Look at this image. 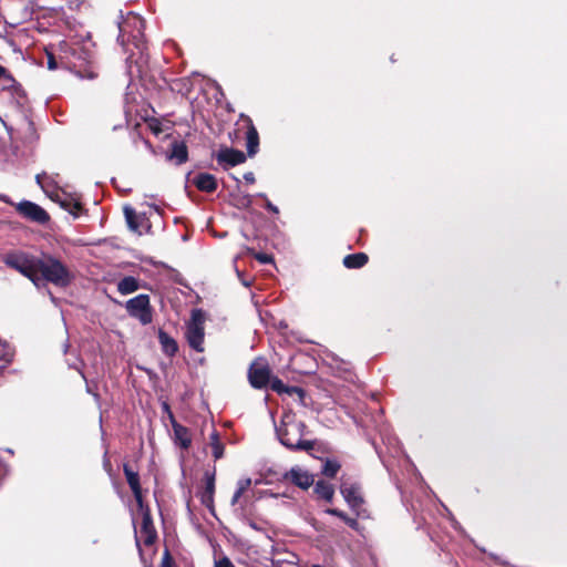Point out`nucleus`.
I'll return each mask as SVG.
<instances>
[{
    "label": "nucleus",
    "mask_w": 567,
    "mask_h": 567,
    "mask_svg": "<svg viewBox=\"0 0 567 567\" xmlns=\"http://www.w3.org/2000/svg\"><path fill=\"white\" fill-rule=\"evenodd\" d=\"M193 184L202 192L213 193L217 189V179L209 173H199L193 178Z\"/></svg>",
    "instance_id": "nucleus-18"
},
{
    "label": "nucleus",
    "mask_w": 567,
    "mask_h": 567,
    "mask_svg": "<svg viewBox=\"0 0 567 567\" xmlns=\"http://www.w3.org/2000/svg\"><path fill=\"white\" fill-rule=\"evenodd\" d=\"M35 182L51 199H55L60 194L58 184L52 175L43 172L35 176Z\"/></svg>",
    "instance_id": "nucleus-14"
},
{
    "label": "nucleus",
    "mask_w": 567,
    "mask_h": 567,
    "mask_svg": "<svg viewBox=\"0 0 567 567\" xmlns=\"http://www.w3.org/2000/svg\"><path fill=\"white\" fill-rule=\"evenodd\" d=\"M86 391H87V393L93 394L94 399H95L96 401H99V399H100L99 394H97V393H95V392H93L89 384L86 385Z\"/></svg>",
    "instance_id": "nucleus-42"
},
{
    "label": "nucleus",
    "mask_w": 567,
    "mask_h": 567,
    "mask_svg": "<svg viewBox=\"0 0 567 567\" xmlns=\"http://www.w3.org/2000/svg\"><path fill=\"white\" fill-rule=\"evenodd\" d=\"M144 20L138 14L128 12L125 18L118 22V43L125 48L130 42L143 54L144 43Z\"/></svg>",
    "instance_id": "nucleus-2"
},
{
    "label": "nucleus",
    "mask_w": 567,
    "mask_h": 567,
    "mask_svg": "<svg viewBox=\"0 0 567 567\" xmlns=\"http://www.w3.org/2000/svg\"><path fill=\"white\" fill-rule=\"evenodd\" d=\"M140 284L135 277L126 276L117 282V291L121 295H130L138 290Z\"/></svg>",
    "instance_id": "nucleus-23"
},
{
    "label": "nucleus",
    "mask_w": 567,
    "mask_h": 567,
    "mask_svg": "<svg viewBox=\"0 0 567 567\" xmlns=\"http://www.w3.org/2000/svg\"><path fill=\"white\" fill-rule=\"evenodd\" d=\"M0 200L6 204L13 205V202L9 198V196H7L4 194H0Z\"/></svg>",
    "instance_id": "nucleus-41"
},
{
    "label": "nucleus",
    "mask_w": 567,
    "mask_h": 567,
    "mask_svg": "<svg viewBox=\"0 0 567 567\" xmlns=\"http://www.w3.org/2000/svg\"><path fill=\"white\" fill-rule=\"evenodd\" d=\"M48 68L50 70L56 69V62L54 61L53 56H49V59H48Z\"/></svg>",
    "instance_id": "nucleus-40"
},
{
    "label": "nucleus",
    "mask_w": 567,
    "mask_h": 567,
    "mask_svg": "<svg viewBox=\"0 0 567 567\" xmlns=\"http://www.w3.org/2000/svg\"><path fill=\"white\" fill-rule=\"evenodd\" d=\"M340 493L349 507L354 511L357 515H362L361 509L364 501L361 494V486L355 482L342 481L340 485Z\"/></svg>",
    "instance_id": "nucleus-9"
},
{
    "label": "nucleus",
    "mask_w": 567,
    "mask_h": 567,
    "mask_svg": "<svg viewBox=\"0 0 567 567\" xmlns=\"http://www.w3.org/2000/svg\"><path fill=\"white\" fill-rule=\"evenodd\" d=\"M248 122H249V126L246 132L247 154L249 156H254L258 151L259 136H258V132H257L256 127L252 125L251 121L248 120Z\"/></svg>",
    "instance_id": "nucleus-20"
},
{
    "label": "nucleus",
    "mask_w": 567,
    "mask_h": 567,
    "mask_svg": "<svg viewBox=\"0 0 567 567\" xmlns=\"http://www.w3.org/2000/svg\"><path fill=\"white\" fill-rule=\"evenodd\" d=\"M257 196H258L259 198L265 199V202L268 199V198H267V195H266L265 193H259V194H257Z\"/></svg>",
    "instance_id": "nucleus-45"
},
{
    "label": "nucleus",
    "mask_w": 567,
    "mask_h": 567,
    "mask_svg": "<svg viewBox=\"0 0 567 567\" xmlns=\"http://www.w3.org/2000/svg\"><path fill=\"white\" fill-rule=\"evenodd\" d=\"M123 472L126 477L127 484L132 489L137 506L143 507L144 501L138 473L133 471L127 464H124Z\"/></svg>",
    "instance_id": "nucleus-12"
},
{
    "label": "nucleus",
    "mask_w": 567,
    "mask_h": 567,
    "mask_svg": "<svg viewBox=\"0 0 567 567\" xmlns=\"http://www.w3.org/2000/svg\"><path fill=\"white\" fill-rule=\"evenodd\" d=\"M209 446L212 449V454L215 460H219L224 455V444L220 442L219 434L216 430H214L209 435Z\"/></svg>",
    "instance_id": "nucleus-28"
},
{
    "label": "nucleus",
    "mask_w": 567,
    "mask_h": 567,
    "mask_svg": "<svg viewBox=\"0 0 567 567\" xmlns=\"http://www.w3.org/2000/svg\"><path fill=\"white\" fill-rule=\"evenodd\" d=\"M339 470H340L339 462H337L334 460H326V462L322 465L321 472L324 476L332 478L337 475Z\"/></svg>",
    "instance_id": "nucleus-29"
},
{
    "label": "nucleus",
    "mask_w": 567,
    "mask_h": 567,
    "mask_svg": "<svg viewBox=\"0 0 567 567\" xmlns=\"http://www.w3.org/2000/svg\"><path fill=\"white\" fill-rule=\"evenodd\" d=\"M257 260L261 264H269L272 261V258L271 256L267 255V254H258L256 256Z\"/></svg>",
    "instance_id": "nucleus-37"
},
{
    "label": "nucleus",
    "mask_w": 567,
    "mask_h": 567,
    "mask_svg": "<svg viewBox=\"0 0 567 567\" xmlns=\"http://www.w3.org/2000/svg\"><path fill=\"white\" fill-rule=\"evenodd\" d=\"M125 309L130 317L137 319L142 324H148L153 320L150 296L141 293L125 302Z\"/></svg>",
    "instance_id": "nucleus-5"
},
{
    "label": "nucleus",
    "mask_w": 567,
    "mask_h": 567,
    "mask_svg": "<svg viewBox=\"0 0 567 567\" xmlns=\"http://www.w3.org/2000/svg\"><path fill=\"white\" fill-rule=\"evenodd\" d=\"M167 158L171 161H175L177 165L185 163L188 158L187 146L184 142H174L172 143V148Z\"/></svg>",
    "instance_id": "nucleus-19"
},
{
    "label": "nucleus",
    "mask_w": 567,
    "mask_h": 567,
    "mask_svg": "<svg viewBox=\"0 0 567 567\" xmlns=\"http://www.w3.org/2000/svg\"><path fill=\"white\" fill-rule=\"evenodd\" d=\"M265 207L267 210L274 213V214H278L279 213V209L276 205H274L269 199L266 200L265 203Z\"/></svg>",
    "instance_id": "nucleus-38"
},
{
    "label": "nucleus",
    "mask_w": 567,
    "mask_h": 567,
    "mask_svg": "<svg viewBox=\"0 0 567 567\" xmlns=\"http://www.w3.org/2000/svg\"><path fill=\"white\" fill-rule=\"evenodd\" d=\"M214 493H215V474L205 473V487L200 491L199 497L203 505L207 508H214Z\"/></svg>",
    "instance_id": "nucleus-13"
},
{
    "label": "nucleus",
    "mask_w": 567,
    "mask_h": 567,
    "mask_svg": "<svg viewBox=\"0 0 567 567\" xmlns=\"http://www.w3.org/2000/svg\"><path fill=\"white\" fill-rule=\"evenodd\" d=\"M0 80H3L6 84L13 82V79L8 74L6 68L0 65Z\"/></svg>",
    "instance_id": "nucleus-35"
},
{
    "label": "nucleus",
    "mask_w": 567,
    "mask_h": 567,
    "mask_svg": "<svg viewBox=\"0 0 567 567\" xmlns=\"http://www.w3.org/2000/svg\"><path fill=\"white\" fill-rule=\"evenodd\" d=\"M313 567H320L319 565H313Z\"/></svg>",
    "instance_id": "nucleus-48"
},
{
    "label": "nucleus",
    "mask_w": 567,
    "mask_h": 567,
    "mask_svg": "<svg viewBox=\"0 0 567 567\" xmlns=\"http://www.w3.org/2000/svg\"><path fill=\"white\" fill-rule=\"evenodd\" d=\"M138 511L142 515V522L140 530H135V538L140 555L143 557L141 544H144L145 546H152L155 543L157 535L148 507L143 504V507H138Z\"/></svg>",
    "instance_id": "nucleus-6"
},
{
    "label": "nucleus",
    "mask_w": 567,
    "mask_h": 567,
    "mask_svg": "<svg viewBox=\"0 0 567 567\" xmlns=\"http://www.w3.org/2000/svg\"><path fill=\"white\" fill-rule=\"evenodd\" d=\"M161 567H176L168 549L163 553Z\"/></svg>",
    "instance_id": "nucleus-31"
},
{
    "label": "nucleus",
    "mask_w": 567,
    "mask_h": 567,
    "mask_svg": "<svg viewBox=\"0 0 567 567\" xmlns=\"http://www.w3.org/2000/svg\"><path fill=\"white\" fill-rule=\"evenodd\" d=\"M368 262V256L364 252L348 255L343 258V265L349 269H358Z\"/></svg>",
    "instance_id": "nucleus-26"
},
{
    "label": "nucleus",
    "mask_w": 567,
    "mask_h": 567,
    "mask_svg": "<svg viewBox=\"0 0 567 567\" xmlns=\"http://www.w3.org/2000/svg\"><path fill=\"white\" fill-rule=\"evenodd\" d=\"M214 567H235V565L227 556H223L215 560Z\"/></svg>",
    "instance_id": "nucleus-32"
},
{
    "label": "nucleus",
    "mask_w": 567,
    "mask_h": 567,
    "mask_svg": "<svg viewBox=\"0 0 567 567\" xmlns=\"http://www.w3.org/2000/svg\"><path fill=\"white\" fill-rule=\"evenodd\" d=\"M246 205L249 206L251 204V196H245Z\"/></svg>",
    "instance_id": "nucleus-44"
},
{
    "label": "nucleus",
    "mask_w": 567,
    "mask_h": 567,
    "mask_svg": "<svg viewBox=\"0 0 567 567\" xmlns=\"http://www.w3.org/2000/svg\"><path fill=\"white\" fill-rule=\"evenodd\" d=\"M287 567H293L292 565L288 564Z\"/></svg>",
    "instance_id": "nucleus-47"
},
{
    "label": "nucleus",
    "mask_w": 567,
    "mask_h": 567,
    "mask_svg": "<svg viewBox=\"0 0 567 567\" xmlns=\"http://www.w3.org/2000/svg\"><path fill=\"white\" fill-rule=\"evenodd\" d=\"M307 426L297 420L291 413L284 414L280 425L276 427L277 436L280 443L292 451H311L315 447V441L303 440Z\"/></svg>",
    "instance_id": "nucleus-1"
},
{
    "label": "nucleus",
    "mask_w": 567,
    "mask_h": 567,
    "mask_svg": "<svg viewBox=\"0 0 567 567\" xmlns=\"http://www.w3.org/2000/svg\"><path fill=\"white\" fill-rule=\"evenodd\" d=\"M16 210L25 219L37 223L39 225H44L50 220V216L45 209H43L40 205L30 202V200H21L18 204H14Z\"/></svg>",
    "instance_id": "nucleus-7"
},
{
    "label": "nucleus",
    "mask_w": 567,
    "mask_h": 567,
    "mask_svg": "<svg viewBox=\"0 0 567 567\" xmlns=\"http://www.w3.org/2000/svg\"><path fill=\"white\" fill-rule=\"evenodd\" d=\"M3 262L6 266L19 271L22 276L37 284L34 267L24 254H7L3 258Z\"/></svg>",
    "instance_id": "nucleus-8"
},
{
    "label": "nucleus",
    "mask_w": 567,
    "mask_h": 567,
    "mask_svg": "<svg viewBox=\"0 0 567 567\" xmlns=\"http://www.w3.org/2000/svg\"><path fill=\"white\" fill-rule=\"evenodd\" d=\"M53 200L59 203L63 209L74 217H79L83 210L82 204L76 198L69 196L65 193H60Z\"/></svg>",
    "instance_id": "nucleus-17"
},
{
    "label": "nucleus",
    "mask_w": 567,
    "mask_h": 567,
    "mask_svg": "<svg viewBox=\"0 0 567 567\" xmlns=\"http://www.w3.org/2000/svg\"><path fill=\"white\" fill-rule=\"evenodd\" d=\"M35 267L47 281L58 287H66L73 279V276L66 266L50 255H45L42 259H39Z\"/></svg>",
    "instance_id": "nucleus-3"
},
{
    "label": "nucleus",
    "mask_w": 567,
    "mask_h": 567,
    "mask_svg": "<svg viewBox=\"0 0 567 567\" xmlns=\"http://www.w3.org/2000/svg\"><path fill=\"white\" fill-rule=\"evenodd\" d=\"M158 341L162 346L163 351L168 355H174L177 350L178 346L176 341L165 331L159 330L158 331Z\"/></svg>",
    "instance_id": "nucleus-24"
},
{
    "label": "nucleus",
    "mask_w": 567,
    "mask_h": 567,
    "mask_svg": "<svg viewBox=\"0 0 567 567\" xmlns=\"http://www.w3.org/2000/svg\"><path fill=\"white\" fill-rule=\"evenodd\" d=\"M270 388L272 391L277 392L278 394L287 393L292 394L297 393L300 398L303 396V390L299 386H288L286 385L280 379L274 378L269 381Z\"/></svg>",
    "instance_id": "nucleus-22"
},
{
    "label": "nucleus",
    "mask_w": 567,
    "mask_h": 567,
    "mask_svg": "<svg viewBox=\"0 0 567 567\" xmlns=\"http://www.w3.org/2000/svg\"><path fill=\"white\" fill-rule=\"evenodd\" d=\"M205 317L202 310L195 309L192 311V317L186 326L185 337L192 349L197 352L204 351L205 338Z\"/></svg>",
    "instance_id": "nucleus-4"
},
{
    "label": "nucleus",
    "mask_w": 567,
    "mask_h": 567,
    "mask_svg": "<svg viewBox=\"0 0 567 567\" xmlns=\"http://www.w3.org/2000/svg\"><path fill=\"white\" fill-rule=\"evenodd\" d=\"M285 477L303 489L309 488L313 484V476L299 467H292Z\"/></svg>",
    "instance_id": "nucleus-15"
},
{
    "label": "nucleus",
    "mask_w": 567,
    "mask_h": 567,
    "mask_svg": "<svg viewBox=\"0 0 567 567\" xmlns=\"http://www.w3.org/2000/svg\"><path fill=\"white\" fill-rule=\"evenodd\" d=\"M315 493L322 499L327 502H331L334 495V488L332 484L324 482V481H318L315 485Z\"/></svg>",
    "instance_id": "nucleus-27"
},
{
    "label": "nucleus",
    "mask_w": 567,
    "mask_h": 567,
    "mask_svg": "<svg viewBox=\"0 0 567 567\" xmlns=\"http://www.w3.org/2000/svg\"><path fill=\"white\" fill-rule=\"evenodd\" d=\"M187 83H188V82H185V81L176 82V83H175V86H178L179 84H185V85H186Z\"/></svg>",
    "instance_id": "nucleus-46"
},
{
    "label": "nucleus",
    "mask_w": 567,
    "mask_h": 567,
    "mask_svg": "<svg viewBox=\"0 0 567 567\" xmlns=\"http://www.w3.org/2000/svg\"><path fill=\"white\" fill-rule=\"evenodd\" d=\"M249 383L255 389H262L269 384L270 381V369L268 363L258 359L255 360L248 371Z\"/></svg>",
    "instance_id": "nucleus-10"
},
{
    "label": "nucleus",
    "mask_w": 567,
    "mask_h": 567,
    "mask_svg": "<svg viewBox=\"0 0 567 567\" xmlns=\"http://www.w3.org/2000/svg\"><path fill=\"white\" fill-rule=\"evenodd\" d=\"M249 528L256 530V532H259V533H262V534H267V529H266V523L264 522H256L254 519H250V518H246L245 522H244Z\"/></svg>",
    "instance_id": "nucleus-30"
},
{
    "label": "nucleus",
    "mask_w": 567,
    "mask_h": 567,
    "mask_svg": "<svg viewBox=\"0 0 567 567\" xmlns=\"http://www.w3.org/2000/svg\"><path fill=\"white\" fill-rule=\"evenodd\" d=\"M349 527L352 529H358L359 523L355 518H351L348 515L346 516V519L343 520Z\"/></svg>",
    "instance_id": "nucleus-36"
},
{
    "label": "nucleus",
    "mask_w": 567,
    "mask_h": 567,
    "mask_svg": "<svg viewBox=\"0 0 567 567\" xmlns=\"http://www.w3.org/2000/svg\"><path fill=\"white\" fill-rule=\"evenodd\" d=\"M244 179L247 182V183H255V174L252 172H247L244 174Z\"/></svg>",
    "instance_id": "nucleus-39"
},
{
    "label": "nucleus",
    "mask_w": 567,
    "mask_h": 567,
    "mask_svg": "<svg viewBox=\"0 0 567 567\" xmlns=\"http://www.w3.org/2000/svg\"><path fill=\"white\" fill-rule=\"evenodd\" d=\"M326 513L332 516H337L341 518L342 520L346 519L347 514L338 508H327Z\"/></svg>",
    "instance_id": "nucleus-34"
},
{
    "label": "nucleus",
    "mask_w": 567,
    "mask_h": 567,
    "mask_svg": "<svg viewBox=\"0 0 567 567\" xmlns=\"http://www.w3.org/2000/svg\"><path fill=\"white\" fill-rule=\"evenodd\" d=\"M173 430H174V436L176 442L181 445L183 449H188L192 443L190 434L187 427L178 424L176 421L173 420Z\"/></svg>",
    "instance_id": "nucleus-21"
},
{
    "label": "nucleus",
    "mask_w": 567,
    "mask_h": 567,
    "mask_svg": "<svg viewBox=\"0 0 567 567\" xmlns=\"http://www.w3.org/2000/svg\"><path fill=\"white\" fill-rule=\"evenodd\" d=\"M80 79H89V80H93L96 78V73L92 70H87V71H76L75 73Z\"/></svg>",
    "instance_id": "nucleus-33"
},
{
    "label": "nucleus",
    "mask_w": 567,
    "mask_h": 567,
    "mask_svg": "<svg viewBox=\"0 0 567 567\" xmlns=\"http://www.w3.org/2000/svg\"><path fill=\"white\" fill-rule=\"evenodd\" d=\"M124 216L127 224V227L130 230L137 235H142V227L144 223L146 221L145 217L143 215H138L134 208L131 206L124 207Z\"/></svg>",
    "instance_id": "nucleus-16"
},
{
    "label": "nucleus",
    "mask_w": 567,
    "mask_h": 567,
    "mask_svg": "<svg viewBox=\"0 0 567 567\" xmlns=\"http://www.w3.org/2000/svg\"><path fill=\"white\" fill-rule=\"evenodd\" d=\"M250 486H251V480L249 477L240 478L237 482V487H236V491L230 499V504L233 506H235L236 504H238L240 502L241 498L244 499V502H247L244 494L249 489Z\"/></svg>",
    "instance_id": "nucleus-25"
},
{
    "label": "nucleus",
    "mask_w": 567,
    "mask_h": 567,
    "mask_svg": "<svg viewBox=\"0 0 567 567\" xmlns=\"http://www.w3.org/2000/svg\"><path fill=\"white\" fill-rule=\"evenodd\" d=\"M216 158L217 162L226 169L244 163L246 161V155L238 150L224 148L218 152Z\"/></svg>",
    "instance_id": "nucleus-11"
},
{
    "label": "nucleus",
    "mask_w": 567,
    "mask_h": 567,
    "mask_svg": "<svg viewBox=\"0 0 567 567\" xmlns=\"http://www.w3.org/2000/svg\"><path fill=\"white\" fill-rule=\"evenodd\" d=\"M237 275L239 278H241V274L239 270H237ZM241 280V284L246 287H249L250 286V281L249 280H245V279H240Z\"/></svg>",
    "instance_id": "nucleus-43"
}]
</instances>
